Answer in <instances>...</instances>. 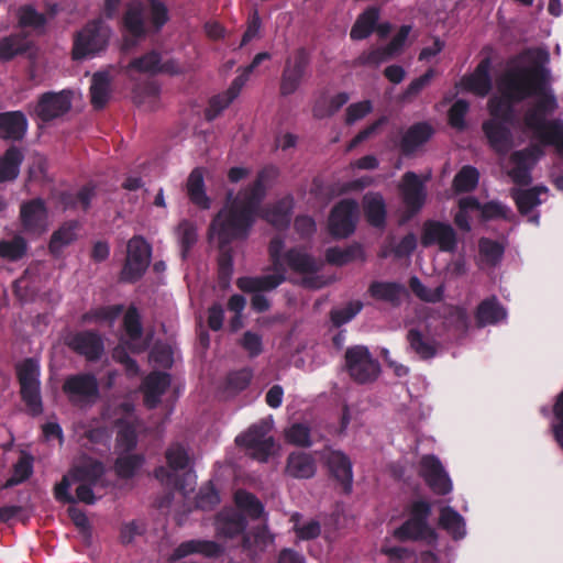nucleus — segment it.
Returning a JSON list of instances; mask_svg holds the SVG:
<instances>
[{
	"label": "nucleus",
	"instance_id": "1",
	"mask_svg": "<svg viewBox=\"0 0 563 563\" xmlns=\"http://www.w3.org/2000/svg\"><path fill=\"white\" fill-rule=\"evenodd\" d=\"M277 175L276 167L266 166L257 173L255 180L236 196L229 192L228 203L214 216L209 225V236L217 239L219 250L230 246L233 241L249 236L266 196V183Z\"/></svg>",
	"mask_w": 563,
	"mask_h": 563
},
{
	"label": "nucleus",
	"instance_id": "2",
	"mask_svg": "<svg viewBox=\"0 0 563 563\" xmlns=\"http://www.w3.org/2000/svg\"><path fill=\"white\" fill-rule=\"evenodd\" d=\"M500 96L488 101L489 120L516 123L515 104L531 97L532 91L543 90L541 70L516 67L507 70L499 79Z\"/></svg>",
	"mask_w": 563,
	"mask_h": 563
},
{
	"label": "nucleus",
	"instance_id": "3",
	"mask_svg": "<svg viewBox=\"0 0 563 563\" xmlns=\"http://www.w3.org/2000/svg\"><path fill=\"white\" fill-rule=\"evenodd\" d=\"M111 33V27L101 19L87 22L81 30L74 34L73 60L93 58L104 52L109 45Z\"/></svg>",
	"mask_w": 563,
	"mask_h": 563
},
{
	"label": "nucleus",
	"instance_id": "4",
	"mask_svg": "<svg viewBox=\"0 0 563 563\" xmlns=\"http://www.w3.org/2000/svg\"><path fill=\"white\" fill-rule=\"evenodd\" d=\"M40 374L38 362L33 357L23 360L16 366L21 399L25 404L27 412L33 417L43 412Z\"/></svg>",
	"mask_w": 563,
	"mask_h": 563
},
{
	"label": "nucleus",
	"instance_id": "5",
	"mask_svg": "<svg viewBox=\"0 0 563 563\" xmlns=\"http://www.w3.org/2000/svg\"><path fill=\"white\" fill-rule=\"evenodd\" d=\"M311 64L310 52L305 47L296 48L286 57L279 81V93L283 97L294 95L309 75Z\"/></svg>",
	"mask_w": 563,
	"mask_h": 563
},
{
	"label": "nucleus",
	"instance_id": "6",
	"mask_svg": "<svg viewBox=\"0 0 563 563\" xmlns=\"http://www.w3.org/2000/svg\"><path fill=\"white\" fill-rule=\"evenodd\" d=\"M152 246L141 235L131 238L126 245V257L120 273L121 280L135 283L142 278L150 266Z\"/></svg>",
	"mask_w": 563,
	"mask_h": 563
},
{
	"label": "nucleus",
	"instance_id": "7",
	"mask_svg": "<svg viewBox=\"0 0 563 563\" xmlns=\"http://www.w3.org/2000/svg\"><path fill=\"white\" fill-rule=\"evenodd\" d=\"M345 368L350 377L357 384L374 382L379 373L380 365L368 349L364 345H354L345 351Z\"/></svg>",
	"mask_w": 563,
	"mask_h": 563
},
{
	"label": "nucleus",
	"instance_id": "8",
	"mask_svg": "<svg viewBox=\"0 0 563 563\" xmlns=\"http://www.w3.org/2000/svg\"><path fill=\"white\" fill-rule=\"evenodd\" d=\"M71 102L73 92L69 90L46 91L38 96L33 107L29 106V113L42 123H49L68 113Z\"/></svg>",
	"mask_w": 563,
	"mask_h": 563
},
{
	"label": "nucleus",
	"instance_id": "9",
	"mask_svg": "<svg viewBox=\"0 0 563 563\" xmlns=\"http://www.w3.org/2000/svg\"><path fill=\"white\" fill-rule=\"evenodd\" d=\"M329 477L340 486L341 492L345 495L352 492L353 487V464L351 459L340 450L325 446L320 452Z\"/></svg>",
	"mask_w": 563,
	"mask_h": 563
},
{
	"label": "nucleus",
	"instance_id": "10",
	"mask_svg": "<svg viewBox=\"0 0 563 563\" xmlns=\"http://www.w3.org/2000/svg\"><path fill=\"white\" fill-rule=\"evenodd\" d=\"M269 427L265 422L253 424L249 430L236 437L235 442L247 450V454L260 462H266L273 453L274 439L267 435Z\"/></svg>",
	"mask_w": 563,
	"mask_h": 563
},
{
	"label": "nucleus",
	"instance_id": "11",
	"mask_svg": "<svg viewBox=\"0 0 563 563\" xmlns=\"http://www.w3.org/2000/svg\"><path fill=\"white\" fill-rule=\"evenodd\" d=\"M62 389L69 402L75 406L91 404L99 396L98 380L96 376L90 373H79L67 376Z\"/></svg>",
	"mask_w": 563,
	"mask_h": 563
},
{
	"label": "nucleus",
	"instance_id": "12",
	"mask_svg": "<svg viewBox=\"0 0 563 563\" xmlns=\"http://www.w3.org/2000/svg\"><path fill=\"white\" fill-rule=\"evenodd\" d=\"M358 205L354 199H342L332 208L329 220V233L334 239H346L356 229Z\"/></svg>",
	"mask_w": 563,
	"mask_h": 563
},
{
	"label": "nucleus",
	"instance_id": "13",
	"mask_svg": "<svg viewBox=\"0 0 563 563\" xmlns=\"http://www.w3.org/2000/svg\"><path fill=\"white\" fill-rule=\"evenodd\" d=\"M420 243L423 247L438 245L441 252L453 253L457 247V235L451 224L427 220L422 225Z\"/></svg>",
	"mask_w": 563,
	"mask_h": 563
},
{
	"label": "nucleus",
	"instance_id": "14",
	"mask_svg": "<svg viewBox=\"0 0 563 563\" xmlns=\"http://www.w3.org/2000/svg\"><path fill=\"white\" fill-rule=\"evenodd\" d=\"M419 475L435 495L445 496L451 493L452 482L438 456L423 455L419 462Z\"/></svg>",
	"mask_w": 563,
	"mask_h": 563
},
{
	"label": "nucleus",
	"instance_id": "15",
	"mask_svg": "<svg viewBox=\"0 0 563 563\" xmlns=\"http://www.w3.org/2000/svg\"><path fill=\"white\" fill-rule=\"evenodd\" d=\"M66 345L76 354L89 362L99 361L104 352V343L99 332L81 330L69 333L65 339Z\"/></svg>",
	"mask_w": 563,
	"mask_h": 563
},
{
	"label": "nucleus",
	"instance_id": "16",
	"mask_svg": "<svg viewBox=\"0 0 563 563\" xmlns=\"http://www.w3.org/2000/svg\"><path fill=\"white\" fill-rule=\"evenodd\" d=\"M541 154L542 150L539 145H532L511 154L510 162L514 167L508 172V175L516 185L528 186L531 184V169Z\"/></svg>",
	"mask_w": 563,
	"mask_h": 563
},
{
	"label": "nucleus",
	"instance_id": "17",
	"mask_svg": "<svg viewBox=\"0 0 563 563\" xmlns=\"http://www.w3.org/2000/svg\"><path fill=\"white\" fill-rule=\"evenodd\" d=\"M515 123L500 122L498 120H486L482 130L493 151L498 154H506L514 145L511 128Z\"/></svg>",
	"mask_w": 563,
	"mask_h": 563
},
{
	"label": "nucleus",
	"instance_id": "18",
	"mask_svg": "<svg viewBox=\"0 0 563 563\" xmlns=\"http://www.w3.org/2000/svg\"><path fill=\"white\" fill-rule=\"evenodd\" d=\"M20 221L27 233H42L47 221V208L42 198L25 201L20 208Z\"/></svg>",
	"mask_w": 563,
	"mask_h": 563
},
{
	"label": "nucleus",
	"instance_id": "19",
	"mask_svg": "<svg viewBox=\"0 0 563 563\" xmlns=\"http://www.w3.org/2000/svg\"><path fill=\"white\" fill-rule=\"evenodd\" d=\"M434 133V128L427 121L413 123L406 130L399 141L400 153L406 157L412 156L432 139Z\"/></svg>",
	"mask_w": 563,
	"mask_h": 563
},
{
	"label": "nucleus",
	"instance_id": "20",
	"mask_svg": "<svg viewBox=\"0 0 563 563\" xmlns=\"http://www.w3.org/2000/svg\"><path fill=\"white\" fill-rule=\"evenodd\" d=\"M29 121L21 110L0 112V139L21 142L26 136Z\"/></svg>",
	"mask_w": 563,
	"mask_h": 563
},
{
	"label": "nucleus",
	"instance_id": "21",
	"mask_svg": "<svg viewBox=\"0 0 563 563\" xmlns=\"http://www.w3.org/2000/svg\"><path fill=\"white\" fill-rule=\"evenodd\" d=\"M400 191L402 201L409 211L411 213L419 212L426 202L427 192L422 180L416 173H405Z\"/></svg>",
	"mask_w": 563,
	"mask_h": 563
},
{
	"label": "nucleus",
	"instance_id": "22",
	"mask_svg": "<svg viewBox=\"0 0 563 563\" xmlns=\"http://www.w3.org/2000/svg\"><path fill=\"white\" fill-rule=\"evenodd\" d=\"M393 536L400 542L426 541L428 544H432L438 540V533L430 523L415 521L409 516L407 520L394 530Z\"/></svg>",
	"mask_w": 563,
	"mask_h": 563
},
{
	"label": "nucleus",
	"instance_id": "23",
	"mask_svg": "<svg viewBox=\"0 0 563 563\" xmlns=\"http://www.w3.org/2000/svg\"><path fill=\"white\" fill-rule=\"evenodd\" d=\"M294 206L292 196L287 195L267 206L263 210L262 218L276 229H287L291 222Z\"/></svg>",
	"mask_w": 563,
	"mask_h": 563
},
{
	"label": "nucleus",
	"instance_id": "24",
	"mask_svg": "<svg viewBox=\"0 0 563 563\" xmlns=\"http://www.w3.org/2000/svg\"><path fill=\"white\" fill-rule=\"evenodd\" d=\"M170 385V375L165 372H152L143 380L144 405L148 409L156 408L162 396Z\"/></svg>",
	"mask_w": 563,
	"mask_h": 563
},
{
	"label": "nucleus",
	"instance_id": "25",
	"mask_svg": "<svg viewBox=\"0 0 563 563\" xmlns=\"http://www.w3.org/2000/svg\"><path fill=\"white\" fill-rule=\"evenodd\" d=\"M490 66L492 63L488 57L482 59L476 66L474 73L462 79L464 88L479 97L488 95L493 86L489 73Z\"/></svg>",
	"mask_w": 563,
	"mask_h": 563
},
{
	"label": "nucleus",
	"instance_id": "26",
	"mask_svg": "<svg viewBox=\"0 0 563 563\" xmlns=\"http://www.w3.org/2000/svg\"><path fill=\"white\" fill-rule=\"evenodd\" d=\"M124 34L134 40H141L146 35V25L144 19V5L140 1L130 3L121 20Z\"/></svg>",
	"mask_w": 563,
	"mask_h": 563
},
{
	"label": "nucleus",
	"instance_id": "27",
	"mask_svg": "<svg viewBox=\"0 0 563 563\" xmlns=\"http://www.w3.org/2000/svg\"><path fill=\"white\" fill-rule=\"evenodd\" d=\"M223 548L216 541L188 540L181 542L172 553L170 560L178 561L190 554L199 553L207 558H218L222 554Z\"/></svg>",
	"mask_w": 563,
	"mask_h": 563
},
{
	"label": "nucleus",
	"instance_id": "28",
	"mask_svg": "<svg viewBox=\"0 0 563 563\" xmlns=\"http://www.w3.org/2000/svg\"><path fill=\"white\" fill-rule=\"evenodd\" d=\"M363 212L369 225L384 229L387 219V209L379 192H366L362 199Z\"/></svg>",
	"mask_w": 563,
	"mask_h": 563
},
{
	"label": "nucleus",
	"instance_id": "29",
	"mask_svg": "<svg viewBox=\"0 0 563 563\" xmlns=\"http://www.w3.org/2000/svg\"><path fill=\"white\" fill-rule=\"evenodd\" d=\"M287 266L295 273L308 275L321 269V263L301 247H291L284 253Z\"/></svg>",
	"mask_w": 563,
	"mask_h": 563
},
{
	"label": "nucleus",
	"instance_id": "30",
	"mask_svg": "<svg viewBox=\"0 0 563 563\" xmlns=\"http://www.w3.org/2000/svg\"><path fill=\"white\" fill-rule=\"evenodd\" d=\"M317 463L313 456L306 452H291L287 457L286 474L294 478L308 479L314 476Z\"/></svg>",
	"mask_w": 563,
	"mask_h": 563
},
{
	"label": "nucleus",
	"instance_id": "31",
	"mask_svg": "<svg viewBox=\"0 0 563 563\" xmlns=\"http://www.w3.org/2000/svg\"><path fill=\"white\" fill-rule=\"evenodd\" d=\"M286 280L282 274H267L262 276H244L236 280V286L244 292L272 291Z\"/></svg>",
	"mask_w": 563,
	"mask_h": 563
},
{
	"label": "nucleus",
	"instance_id": "32",
	"mask_svg": "<svg viewBox=\"0 0 563 563\" xmlns=\"http://www.w3.org/2000/svg\"><path fill=\"white\" fill-rule=\"evenodd\" d=\"M186 192L192 205L207 210L211 206V200L206 194L203 169L200 167L194 168L186 181Z\"/></svg>",
	"mask_w": 563,
	"mask_h": 563
},
{
	"label": "nucleus",
	"instance_id": "33",
	"mask_svg": "<svg viewBox=\"0 0 563 563\" xmlns=\"http://www.w3.org/2000/svg\"><path fill=\"white\" fill-rule=\"evenodd\" d=\"M406 339L409 349L422 361L431 360L438 353L439 343L419 329H409Z\"/></svg>",
	"mask_w": 563,
	"mask_h": 563
},
{
	"label": "nucleus",
	"instance_id": "34",
	"mask_svg": "<svg viewBox=\"0 0 563 563\" xmlns=\"http://www.w3.org/2000/svg\"><path fill=\"white\" fill-rule=\"evenodd\" d=\"M406 292L404 285L396 282L374 280L367 288V294L375 300L388 302L394 307L400 305L401 296Z\"/></svg>",
	"mask_w": 563,
	"mask_h": 563
},
{
	"label": "nucleus",
	"instance_id": "35",
	"mask_svg": "<svg viewBox=\"0 0 563 563\" xmlns=\"http://www.w3.org/2000/svg\"><path fill=\"white\" fill-rule=\"evenodd\" d=\"M106 474V467L102 462L93 459H88L81 464L75 466L71 471V477L75 482L87 483L92 486L103 484V476Z\"/></svg>",
	"mask_w": 563,
	"mask_h": 563
},
{
	"label": "nucleus",
	"instance_id": "36",
	"mask_svg": "<svg viewBox=\"0 0 563 563\" xmlns=\"http://www.w3.org/2000/svg\"><path fill=\"white\" fill-rule=\"evenodd\" d=\"M24 154L15 145L9 146L0 156V184L13 181L19 177Z\"/></svg>",
	"mask_w": 563,
	"mask_h": 563
},
{
	"label": "nucleus",
	"instance_id": "37",
	"mask_svg": "<svg viewBox=\"0 0 563 563\" xmlns=\"http://www.w3.org/2000/svg\"><path fill=\"white\" fill-rule=\"evenodd\" d=\"M553 122H563L561 119L547 120V117L541 112L536 110L533 106H531L523 115V124L525 126L531 131L542 144L548 140L549 135L552 133L551 123Z\"/></svg>",
	"mask_w": 563,
	"mask_h": 563
},
{
	"label": "nucleus",
	"instance_id": "38",
	"mask_svg": "<svg viewBox=\"0 0 563 563\" xmlns=\"http://www.w3.org/2000/svg\"><path fill=\"white\" fill-rule=\"evenodd\" d=\"M547 191V187L536 186L529 189L512 188L510 195L516 202L519 213L522 216H528L533 208L542 203L540 194Z\"/></svg>",
	"mask_w": 563,
	"mask_h": 563
},
{
	"label": "nucleus",
	"instance_id": "39",
	"mask_svg": "<svg viewBox=\"0 0 563 563\" xmlns=\"http://www.w3.org/2000/svg\"><path fill=\"white\" fill-rule=\"evenodd\" d=\"M357 260L365 261L364 249L357 242L350 244L345 249L332 246L325 251V261L332 265L344 266Z\"/></svg>",
	"mask_w": 563,
	"mask_h": 563
},
{
	"label": "nucleus",
	"instance_id": "40",
	"mask_svg": "<svg viewBox=\"0 0 563 563\" xmlns=\"http://www.w3.org/2000/svg\"><path fill=\"white\" fill-rule=\"evenodd\" d=\"M247 520L238 511L221 512L217 517V531L225 538H234L244 532Z\"/></svg>",
	"mask_w": 563,
	"mask_h": 563
},
{
	"label": "nucleus",
	"instance_id": "41",
	"mask_svg": "<svg viewBox=\"0 0 563 563\" xmlns=\"http://www.w3.org/2000/svg\"><path fill=\"white\" fill-rule=\"evenodd\" d=\"M439 526L454 540H461L466 534L464 518L450 506L440 509Z\"/></svg>",
	"mask_w": 563,
	"mask_h": 563
},
{
	"label": "nucleus",
	"instance_id": "42",
	"mask_svg": "<svg viewBox=\"0 0 563 563\" xmlns=\"http://www.w3.org/2000/svg\"><path fill=\"white\" fill-rule=\"evenodd\" d=\"M379 19V9L376 7L367 8L358 15L351 29L350 36L354 41L367 38L376 27Z\"/></svg>",
	"mask_w": 563,
	"mask_h": 563
},
{
	"label": "nucleus",
	"instance_id": "43",
	"mask_svg": "<svg viewBox=\"0 0 563 563\" xmlns=\"http://www.w3.org/2000/svg\"><path fill=\"white\" fill-rule=\"evenodd\" d=\"M78 225V222L75 220L67 221L53 232L48 243L51 254L58 256L65 246L76 241Z\"/></svg>",
	"mask_w": 563,
	"mask_h": 563
},
{
	"label": "nucleus",
	"instance_id": "44",
	"mask_svg": "<svg viewBox=\"0 0 563 563\" xmlns=\"http://www.w3.org/2000/svg\"><path fill=\"white\" fill-rule=\"evenodd\" d=\"M110 98V76L107 71H97L90 86V102L96 110L106 107Z\"/></svg>",
	"mask_w": 563,
	"mask_h": 563
},
{
	"label": "nucleus",
	"instance_id": "45",
	"mask_svg": "<svg viewBox=\"0 0 563 563\" xmlns=\"http://www.w3.org/2000/svg\"><path fill=\"white\" fill-rule=\"evenodd\" d=\"M506 318V310L496 297L483 300L476 310L478 325L495 324Z\"/></svg>",
	"mask_w": 563,
	"mask_h": 563
},
{
	"label": "nucleus",
	"instance_id": "46",
	"mask_svg": "<svg viewBox=\"0 0 563 563\" xmlns=\"http://www.w3.org/2000/svg\"><path fill=\"white\" fill-rule=\"evenodd\" d=\"M530 69H538L542 73L543 78V90L542 91H532L531 96H538V99L532 104L536 110L541 112L543 115L548 117L555 112L558 109V101L555 96L548 88V71L543 67H529Z\"/></svg>",
	"mask_w": 563,
	"mask_h": 563
},
{
	"label": "nucleus",
	"instance_id": "47",
	"mask_svg": "<svg viewBox=\"0 0 563 563\" xmlns=\"http://www.w3.org/2000/svg\"><path fill=\"white\" fill-rule=\"evenodd\" d=\"M30 45L25 37L11 34L0 38V62H9L18 55L26 53Z\"/></svg>",
	"mask_w": 563,
	"mask_h": 563
},
{
	"label": "nucleus",
	"instance_id": "48",
	"mask_svg": "<svg viewBox=\"0 0 563 563\" xmlns=\"http://www.w3.org/2000/svg\"><path fill=\"white\" fill-rule=\"evenodd\" d=\"M145 459L142 454H123L117 457L114 471L120 478H132L143 466Z\"/></svg>",
	"mask_w": 563,
	"mask_h": 563
},
{
	"label": "nucleus",
	"instance_id": "49",
	"mask_svg": "<svg viewBox=\"0 0 563 563\" xmlns=\"http://www.w3.org/2000/svg\"><path fill=\"white\" fill-rule=\"evenodd\" d=\"M479 180L477 168L471 165L463 166L453 178V188L457 194L473 191Z\"/></svg>",
	"mask_w": 563,
	"mask_h": 563
},
{
	"label": "nucleus",
	"instance_id": "50",
	"mask_svg": "<svg viewBox=\"0 0 563 563\" xmlns=\"http://www.w3.org/2000/svg\"><path fill=\"white\" fill-rule=\"evenodd\" d=\"M27 251V244L23 236L15 235L11 240L0 241V257L16 262L21 260Z\"/></svg>",
	"mask_w": 563,
	"mask_h": 563
},
{
	"label": "nucleus",
	"instance_id": "51",
	"mask_svg": "<svg viewBox=\"0 0 563 563\" xmlns=\"http://www.w3.org/2000/svg\"><path fill=\"white\" fill-rule=\"evenodd\" d=\"M478 251L483 261L489 266H496L503 258L505 247L498 241L489 238H481L478 241Z\"/></svg>",
	"mask_w": 563,
	"mask_h": 563
},
{
	"label": "nucleus",
	"instance_id": "52",
	"mask_svg": "<svg viewBox=\"0 0 563 563\" xmlns=\"http://www.w3.org/2000/svg\"><path fill=\"white\" fill-rule=\"evenodd\" d=\"M159 62L161 54L153 49L140 57L133 58L129 63L128 68L137 73L156 75L159 74Z\"/></svg>",
	"mask_w": 563,
	"mask_h": 563
},
{
	"label": "nucleus",
	"instance_id": "53",
	"mask_svg": "<svg viewBox=\"0 0 563 563\" xmlns=\"http://www.w3.org/2000/svg\"><path fill=\"white\" fill-rule=\"evenodd\" d=\"M235 504L240 509L246 511L252 519H260L264 512L263 504L255 495L246 490L235 493Z\"/></svg>",
	"mask_w": 563,
	"mask_h": 563
},
{
	"label": "nucleus",
	"instance_id": "54",
	"mask_svg": "<svg viewBox=\"0 0 563 563\" xmlns=\"http://www.w3.org/2000/svg\"><path fill=\"white\" fill-rule=\"evenodd\" d=\"M363 309V303L360 300L349 301L344 307L333 308L330 311V320L335 328L350 322Z\"/></svg>",
	"mask_w": 563,
	"mask_h": 563
},
{
	"label": "nucleus",
	"instance_id": "55",
	"mask_svg": "<svg viewBox=\"0 0 563 563\" xmlns=\"http://www.w3.org/2000/svg\"><path fill=\"white\" fill-rule=\"evenodd\" d=\"M19 25L21 27L43 29L46 25V16L36 11L32 5H22L18 10Z\"/></svg>",
	"mask_w": 563,
	"mask_h": 563
},
{
	"label": "nucleus",
	"instance_id": "56",
	"mask_svg": "<svg viewBox=\"0 0 563 563\" xmlns=\"http://www.w3.org/2000/svg\"><path fill=\"white\" fill-rule=\"evenodd\" d=\"M33 459L30 455H23L13 466V474L7 479L4 487H13L26 481L33 473Z\"/></svg>",
	"mask_w": 563,
	"mask_h": 563
},
{
	"label": "nucleus",
	"instance_id": "57",
	"mask_svg": "<svg viewBox=\"0 0 563 563\" xmlns=\"http://www.w3.org/2000/svg\"><path fill=\"white\" fill-rule=\"evenodd\" d=\"M177 234L181 246V254L185 258L197 242V228L191 221L183 220L177 227Z\"/></svg>",
	"mask_w": 563,
	"mask_h": 563
},
{
	"label": "nucleus",
	"instance_id": "58",
	"mask_svg": "<svg viewBox=\"0 0 563 563\" xmlns=\"http://www.w3.org/2000/svg\"><path fill=\"white\" fill-rule=\"evenodd\" d=\"M468 109L470 103L466 100L457 99L449 109V124L457 131H464L466 129L465 117L468 112Z\"/></svg>",
	"mask_w": 563,
	"mask_h": 563
},
{
	"label": "nucleus",
	"instance_id": "59",
	"mask_svg": "<svg viewBox=\"0 0 563 563\" xmlns=\"http://www.w3.org/2000/svg\"><path fill=\"white\" fill-rule=\"evenodd\" d=\"M122 311H123L122 305L99 307L97 309H93V310H90V311L84 313L81 320L84 322L113 321L122 313Z\"/></svg>",
	"mask_w": 563,
	"mask_h": 563
},
{
	"label": "nucleus",
	"instance_id": "60",
	"mask_svg": "<svg viewBox=\"0 0 563 563\" xmlns=\"http://www.w3.org/2000/svg\"><path fill=\"white\" fill-rule=\"evenodd\" d=\"M123 328L132 341H137L142 338L143 328L141 323V317L135 307H130L123 317Z\"/></svg>",
	"mask_w": 563,
	"mask_h": 563
},
{
	"label": "nucleus",
	"instance_id": "61",
	"mask_svg": "<svg viewBox=\"0 0 563 563\" xmlns=\"http://www.w3.org/2000/svg\"><path fill=\"white\" fill-rule=\"evenodd\" d=\"M165 457L169 468L175 472L185 470L189 463L188 453L186 449L179 443L172 444L166 450Z\"/></svg>",
	"mask_w": 563,
	"mask_h": 563
},
{
	"label": "nucleus",
	"instance_id": "62",
	"mask_svg": "<svg viewBox=\"0 0 563 563\" xmlns=\"http://www.w3.org/2000/svg\"><path fill=\"white\" fill-rule=\"evenodd\" d=\"M219 503V493L211 482L200 487L196 496L197 508L208 510L214 508Z\"/></svg>",
	"mask_w": 563,
	"mask_h": 563
},
{
	"label": "nucleus",
	"instance_id": "63",
	"mask_svg": "<svg viewBox=\"0 0 563 563\" xmlns=\"http://www.w3.org/2000/svg\"><path fill=\"white\" fill-rule=\"evenodd\" d=\"M287 442L302 448L311 445L310 428L303 423L291 424L285 433Z\"/></svg>",
	"mask_w": 563,
	"mask_h": 563
},
{
	"label": "nucleus",
	"instance_id": "64",
	"mask_svg": "<svg viewBox=\"0 0 563 563\" xmlns=\"http://www.w3.org/2000/svg\"><path fill=\"white\" fill-rule=\"evenodd\" d=\"M553 415L556 423L552 426V433L558 445L563 451V390L556 396L553 405Z\"/></svg>",
	"mask_w": 563,
	"mask_h": 563
}]
</instances>
